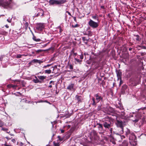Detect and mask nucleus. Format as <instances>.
<instances>
[{
  "mask_svg": "<svg viewBox=\"0 0 146 146\" xmlns=\"http://www.w3.org/2000/svg\"><path fill=\"white\" fill-rule=\"evenodd\" d=\"M66 0H50L49 3L50 5H59L65 3Z\"/></svg>",
  "mask_w": 146,
  "mask_h": 146,
  "instance_id": "obj_1",
  "label": "nucleus"
},
{
  "mask_svg": "<svg viewBox=\"0 0 146 146\" xmlns=\"http://www.w3.org/2000/svg\"><path fill=\"white\" fill-rule=\"evenodd\" d=\"M88 24L90 27L93 29H96L99 26L98 23L95 22L91 19H90L88 22Z\"/></svg>",
  "mask_w": 146,
  "mask_h": 146,
  "instance_id": "obj_2",
  "label": "nucleus"
},
{
  "mask_svg": "<svg viewBox=\"0 0 146 146\" xmlns=\"http://www.w3.org/2000/svg\"><path fill=\"white\" fill-rule=\"evenodd\" d=\"M123 121L119 120L117 121L116 124L117 127L121 128V133L122 134L123 133V127L125 125Z\"/></svg>",
  "mask_w": 146,
  "mask_h": 146,
  "instance_id": "obj_3",
  "label": "nucleus"
},
{
  "mask_svg": "<svg viewBox=\"0 0 146 146\" xmlns=\"http://www.w3.org/2000/svg\"><path fill=\"white\" fill-rule=\"evenodd\" d=\"M44 28V26L43 24L41 23H38L36 25V29L38 31H42Z\"/></svg>",
  "mask_w": 146,
  "mask_h": 146,
  "instance_id": "obj_4",
  "label": "nucleus"
},
{
  "mask_svg": "<svg viewBox=\"0 0 146 146\" xmlns=\"http://www.w3.org/2000/svg\"><path fill=\"white\" fill-rule=\"evenodd\" d=\"M106 112L109 115H111V113H112L114 112V109L111 107H109L107 108L106 110ZM111 115L112 114H111Z\"/></svg>",
  "mask_w": 146,
  "mask_h": 146,
  "instance_id": "obj_5",
  "label": "nucleus"
},
{
  "mask_svg": "<svg viewBox=\"0 0 146 146\" xmlns=\"http://www.w3.org/2000/svg\"><path fill=\"white\" fill-rule=\"evenodd\" d=\"M10 3V1H6L5 2H0V6L6 8L8 7Z\"/></svg>",
  "mask_w": 146,
  "mask_h": 146,
  "instance_id": "obj_6",
  "label": "nucleus"
},
{
  "mask_svg": "<svg viewBox=\"0 0 146 146\" xmlns=\"http://www.w3.org/2000/svg\"><path fill=\"white\" fill-rule=\"evenodd\" d=\"M16 82H17V83H19L20 81L19 80H16L15 82V85H13L12 84H9L7 85V86L8 88H12L13 89H15L16 87H17L18 86L17 84H18V83H16Z\"/></svg>",
  "mask_w": 146,
  "mask_h": 146,
  "instance_id": "obj_7",
  "label": "nucleus"
},
{
  "mask_svg": "<svg viewBox=\"0 0 146 146\" xmlns=\"http://www.w3.org/2000/svg\"><path fill=\"white\" fill-rule=\"evenodd\" d=\"M111 124L110 122L108 123L107 122H104L103 123V125L105 128L109 129L111 127Z\"/></svg>",
  "mask_w": 146,
  "mask_h": 146,
  "instance_id": "obj_8",
  "label": "nucleus"
},
{
  "mask_svg": "<svg viewBox=\"0 0 146 146\" xmlns=\"http://www.w3.org/2000/svg\"><path fill=\"white\" fill-rule=\"evenodd\" d=\"M96 97V99L97 101V103L99 101L101 100L102 101L103 98L99 95L98 94H97L95 95Z\"/></svg>",
  "mask_w": 146,
  "mask_h": 146,
  "instance_id": "obj_9",
  "label": "nucleus"
},
{
  "mask_svg": "<svg viewBox=\"0 0 146 146\" xmlns=\"http://www.w3.org/2000/svg\"><path fill=\"white\" fill-rule=\"evenodd\" d=\"M116 74L117 77V80H119V79H121V72L120 70L117 71H116Z\"/></svg>",
  "mask_w": 146,
  "mask_h": 146,
  "instance_id": "obj_10",
  "label": "nucleus"
},
{
  "mask_svg": "<svg viewBox=\"0 0 146 146\" xmlns=\"http://www.w3.org/2000/svg\"><path fill=\"white\" fill-rule=\"evenodd\" d=\"M74 84H71L69 85L67 88V89L68 90H74Z\"/></svg>",
  "mask_w": 146,
  "mask_h": 146,
  "instance_id": "obj_11",
  "label": "nucleus"
},
{
  "mask_svg": "<svg viewBox=\"0 0 146 146\" xmlns=\"http://www.w3.org/2000/svg\"><path fill=\"white\" fill-rule=\"evenodd\" d=\"M35 78H34L33 80V82L35 83H41V81H40L37 78V77L36 76H35Z\"/></svg>",
  "mask_w": 146,
  "mask_h": 146,
  "instance_id": "obj_12",
  "label": "nucleus"
},
{
  "mask_svg": "<svg viewBox=\"0 0 146 146\" xmlns=\"http://www.w3.org/2000/svg\"><path fill=\"white\" fill-rule=\"evenodd\" d=\"M135 117H136V118L133 119H132V120L133 121L136 122L139 121V118L138 115H135Z\"/></svg>",
  "mask_w": 146,
  "mask_h": 146,
  "instance_id": "obj_13",
  "label": "nucleus"
},
{
  "mask_svg": "<svg viewBox=\"0 0 146 146\" xmlns=\"http://www.w3.org/2000/svg\"><path fill=\"white\" fill-rule=\"evenodd\" d=\"M76 99L77 100V101L78 102H81L82 99L81 96L78 95H76Z\"/></svg>",
  "mask_w": 146,
  "mask_h": 146,
  "instance_id": "obj_14",
  "label": "nucleus"
},
{
  "mask_svg": "<svg viewBox=\"0 0 146 146\" xmlns=\"http://www.w3.org/2000/svg\"><path fill=\"white\" fill-rule=\"evenodd\" d=\"M97 125H98V128L99 129L102 131L103 130V125L102 124L100 123H97Z\"/></svg>",
  "mask_w": 146,
  "mask_h": 146,
  "instance_id": "obj_15",
  "label": "nucleus"
},
{
  "mask_svg": "<svg viewBox=\"0 0 146 146\" xmlns=\"http://www.w3.org/2000/svg\"><path fill=\"white\" fill-rule=\"evenodd\" d=\"M40 12H39L38 13L37 15L38 16H43L44 14V11L43 10L41 9H40Z\"/></svg>",
  "mask_w": 146,
  "mask_h": 146,
  "instance_id": "obj_16",
  "label": "nucleus"
},
{
  "mask_svg": "<svg viewBox=\"0 0 146 146\" xmlns=\"http://www.w3.org/2000/svg\"><path fill=\"white\" fill-rule=\"evenodd\" d=\"M38 78L41 80H43L46 78V76H38Z\"/></svg>",
  "mask_w": 146,
  "mask_h": 146,
  "instance_id": "obj_17",
  "label": "nucleus"
},
{
  "mask_svg": "<svg viewBox=\"0 0 146 146\" xmlns=\"http://www.w3.org/2000/svg\"><path fill=\"white\" fill-rule=\"evenodd\" d=\"M88 39L86 38L85 37H82V40L86 44H87L88 41Z\"/></svg>",
  "mask_w": 146,
  "mask_h": 146,
  "instance_id": "obj_18",
  "label": "nucleus"
},
{
  "mask_svg": "<svg viewBox=\"0 0 146 146\" xmlns=\"http://www.w3.org/2000/svg\"><path fill=\"white\" fill-rule=\"evenodd\" d=\"M33 39L34 40H35L36 41V42L40 41V39H39V38L36 39V37L34 36V35L33 33Z\"/></svg>",
  "mask_w": 146,
  "mask_h": 146,
  "instance_id": "obj_19",
  "label": "nucleus"
},
{
  "mask_svg": "<svg viewBox=\"0 0 146 146\" xmlns=\"http://www.w3.org/2000/svg\"><path fill=\"white\" fill-rule=\"evenodd\" d=\"M130 130L128 129H126V130L125 131V134L126 136H127L130 133Z\"/></svg>",
  "mask_w": 146,
  "mask_h": 146,
  "instance_id": "obj_20",
  "label": "nucleus"
},
{
  "mask_svg": "<svg viewBox=\"0 0 146 146\" xmlns=\"http://www.w3.org/2000/svg\"><path fill=\"white\" fill-rule=\"evenodd\" d=\"M92 101H93V103H92V105H93V106H95V105L97 103H96L95 102V98H92Z\"/></svg>",
  "mask_w": 146,
  "mask_h": 146,
  "instance_id": "obj_21",
  "label": "nucleus"
},
{
  "mask_svg": "<svg viewBox=\"0 0 146 146\" xmlns=\"http://www.w3.org/2000/svg\"><path fill=\"white\" fill-rule=\"evenodd\" d=\"M92 135H94V136H96L97 135V133L95 130H93L91 133Z\"/></svg>",
  "mask_w": 146,
  "mask_h": 146,
  "instance_id": "obj_22",
  "label": "nucleus"
},
{
  "mask_svg": "<svg viewBox=\"0 0 146 146\" xmlns=\"http://www.w3.org/2000/svg\"><path fill=\"white\" fill-rule=\"evenodd\" d=\"M92 18L94 19L95 20H97L98 21V17L97 15H95L92 16Z\"/></svg>",
  "mask_w": 146,
  "mask_h": 146,
  "instance_id": "obj_23",
  "label": "nucleus"
},
{
  "mask_svg": "<svg viewBox=\"0 0 146 146\" xmlns=\"http://www.w3.org/2000/svg\"><path fill=\"white\" fill-rule=\"evenodd\" d=\"M51 72V70L49 69L48 70H45V73L48 74H50Z\"/></svg>",
  "mask_w": 146,
  "mask_h": 146,
  "instance_id": "obj_24",
  "label": "nucleus"
},
{
  "mask_svg": "<svg viewBox=\"0 0 146 146\" xmlns=\"http://www.w3.org/2000/svg\"><path fill=\"white\" fill-rule=\"evenodd\" d=\"M53 144L54 146H59L60 145L59 143H56L55 141L53 142Z\"/></svg>",
  "mask_w": 146,
  "mask_h": 146,
  "instance_id": "obj_25",
  "label": "nucleus"
},
{
  "mask_svg": "<svg viewBox=\"0 0 146 146\" xmlns=\"http://www.w3.org/2000/svg\"><path fill=\"white\" fill-rule=\"evenodd\" d=\"M120 115L121 116V117L123 118V117L125 116V113L124 111H121Z\"/></svg>",
  "mask_w": 146,
  "mask_h": 146,
  "instance_id": "obj_26",
  "label": "nucleus"
},
{
  "mask_svg": "<svg viewBox=\"0 0 146 146\" xmlns=\"http://www.w3.org/2000/svg\"><path fill=\"white\" fill-rule=\"evenodd\" d=\"M135 36L137 37L136 39L137 41H139L141 39L139 37L138 35H136Z\"/></svg>",
  "mask_w": 146,
  "mask_h": 146,
  "instance_id": "obj_27",
  "label": "nucleus"
},
{
  "mask_svg": "<svg viewBox=\"0 0 146 146\" xmlns=\"http://www.w3.org/2000/svg\"><path fill=\"white\" fill-rule=\"evenodd\" d=\"M74 59L76 60V61L77 62L79 63L80 64H81V62L82 61L81 60H80L79 59H77L76 58H74Z\"/></svg>",
  "mask_w": 146,
  "mask_h": 146,
  "instance_id": "obj_28",
  "label": "nucleus"
},
{
  "mask_svg": "<svg viewBox=\"0 0 146 146\" xmlns=\"http://www.w3.org/2000/svg\"><path fill=\"white\" fill-rule=\"evenodd\" d=\"M22 56V55H21V54H18L16 55V58H21Z\"/></svg>",
  "mask_w": 146,
  "mask_h": 146,
  "instance_id": "obj_29",
  "label": "nucleus"
},
{
  "mask_svg": "<svg viewBox=\"0 0 146 146\" xmlns=\"http://www.w3.org/2000/svg\"><path fill=\"white\" fill-rule=\"evenodd\" d=\"M127 87V86L126 85H123L122 86V89L123 90H125Z\"/></svg>",
  "mask_w": 146,
  "mask_h": 146,
  "instance_id": "obj_30",
  "label": "nucleus"
},
{
  "mask_svg": "<svg viewBox=\"0 0 146 146\" xmlns=\"http://www.w3.org/2000/svg\"><path fill=\"white\" fill-rule=\"evenodd\" d=\"M8 129L5 127H2L1 129V130L4 131H8Z\"/></svg>",
  "mask_w": 146,
  "mask_h": 146,
  "instance_id": "obj_31",
  "label": "nucleus"
},
{
  "mask_svg": "<svg viewBox=\"0 0 146 146\" xmlns=\"http://www.w3.org/2000/svg\"><path fill=\"white\" fill-rule=\"evenodd\" d=\"M120 80V83L119 84V86H120L123 83V82L121 78V79H119Z\"/></svg>",
  "mask_w": 146,
  "mask_h": 146,
  "instance_id": "obj_32",
  "label": "nucleus"
},
{
  "mask_svg": "<svg viewBox=\"0 0 146 146\" xmlns=\"http://www.w3.org/2000/svg\"><path fill=\"white\" fill-rule=\"evenodd\" d=\"M32 62H37L38 63V60L37 59H34L32 60Z\"/></svg>",
  "mask_w": 146,
  "mask_h": 146,
  "instance_id": "obj_33",
  "label": "nucleus"
},
{
  "mask_svg": "<svg viewBox=\"0 0 146 146\" xmlns=\"http://www.w3.org/2000/svg\"><path fill=\"white\" fill-rule=\"evenodd\" d=\"M58 139L60 141H62L63 140L62 138L60 136H58Z\"/></svg>",
  "mask_w": 146,
  "mask_h": 146,
  "instance_id": "obj_34",
  "label": "nucleus"
},
{
  "mask_svg": "<svg viewBox=\"0 0 146 146\" xmlns=\"http://www.w3.org/2000/svg\"><path fill=\"white\" fill-rule=\"evenodd\" d=\"M25 27L26 28H27L28 27V23H25Z\"/></svg>",
  "mask_w": 146,
  "mask_h": 146,
  "instance_id": "obj_35",
  "label": "nucleus"
},
{
  "mask_svg": "<svg viewBox=\"0 0 146 146\" xmlns=\"http://www.w3.org/2000/svg\"><path fill=\"white\" fill-rule=\"evenodd\" d=\"M51 65V64H48V65H47L46 66H44L43 67V68H46L47 67H49Z\"/></svg>",
  "mask_w": 146,
  "mask_h": 146,
  "instance_id": "obj_36",
  "label": "nucleus"
},
{
  "mask_svg": "<svg viewBox=\"0 0 146 146\" xmlns=\"http://www.w3.org/2000/svg\"><path fill=\"white\" fill-rule=\"evenodd\" d=\"M80 58L81 59H82L83 58V54H81L80 56Z\"/></svg>",
  "mask_w": 146,
  "mask_h": 146,
  "instance_id": "obj_37",
  "label": "nucleus"
},
{
  "mask_svg": "<svg viewBox=\"0 0 146 146\" xmlns=\"http://www.w3.org/2000/svg\"><path fill=\"white\" fill-rule=\"evenodd\" d=\"M11 141L14 143H15L16 141L14 139H12Z\"/></svg>",
  "mask_w": 146,
  "mask_h": 146,
  "instance_id": "obj_38",
  "label": "nucleus"
},
{
  "mask_svg": "<svg viewBox=\"0 0 146 146\" xmlns=\"http://www.w3.org/2000/svg\"><path fill=\"white\" fill-rule=\"evenodd\" d=\"M144 84L145 86H146V78L145 80V81L144 82Z\"/></svg>",
  "mask_w": 146,
  "mask_h": 146,
  "instance_id": "obj_39",
  "label": "nucleus"
},
{
  "mask_svg": "<svg viewBox=\"0 0 146 146\" xmlns=\"http://www.w3.org/2000/svg\"><path fill=\"white\" fill-rule=\"evenodd\" d=\"M42 62H43L42 61L38 60V63H39L40 64Z\"/></svg>",
  "mask_w": 146,
  "mask_h": 146,
  "instance_id": "obj_40",
  "label": "nucleus"
},
{
  "mask_svg": "<svg viewBox=\"0 0 146 146\" xmlns=\"http://www.w3.org/2000/svg\"><path fill=\"white\" fill-rule=\"evenodd\" d=\"M100 7H101V8L102 9H105V7L104 6H101Z\"/></svg>",
  "mask_w": 146,
  "mask_h": 146,
  "instance_id": "obj_41",
  "label": "nucleus"
},
{
  "mask_svg": "<svg viewBox=\"0 0 146 146\" xmlns=\"http://www.w3.org/2000/svg\"><path fill=\"white\" fill-rule=\"evenodd\" d=\"M78 26V25L77 24H76V25H75L74 26L73 25H72V27L74 28H75V27H77Z\"/></svg>",
  "mask_w": 146,
  "mask_h": 146,
  "instance_id": "obj_42",
  "label": "nucleus"
},
{
  "mask_svg": "<svg viewBox=\"0 0 146 146\" xmlns=\"http://www.w3.org/2000/svg\"><path fill=\"white\" fill-rule=\"evenodd\" d=\"M70 69H73V66L72 65H70Z\"/></svg>",
  "mask_w": 146,
  "mask_h": 146,
  "instance_id": "obj_43",
  "label": "nucleus"
},
{
  "mask_svg": "<svg viewBox=\"0 0 146 146\" xmlns=\"http://www.w3.org/2000/svg\"><path fill=\"white\" fill-rule=\"evenodd\" d=\"M66 13H67L70 16H71L70 13L69 12L67 11H66Z\"/></svg>",
  "mask_w": 146,
  "mask_h": 146,
  "instance_id": "obj_44",
  "label": "nucleus"
},
{
  "mask_svg": "<svg viewBox=\"0 0 146 146\" xmlns=\"http://www.w3.org/2000/svg\"><path fill=\"white\" fill-rule=\"evenodd\" d=\"M3 125V124L1 122H0V127H2Z\"/></svg>",
  "mask_w": 146,
  "mask_h": 146,
  "instance_id": "obj_45",
  "label": "nucleus"
},
{
  "mask_svg": "<svg viewBox=\"0 0 146 146\" xmlns=\"http://www.w3.org/2000/svg\"><path fill=\"white\" fill-rule=\"evenodd\" d=\"M60 131L61 133H63L64 131V130L62 129H61Z\"/></svg>",
  "mask_w": 146,
  "mask_h": 146,
  "instance_id": "obj_46",
  "label": "nucleus"
},
{
  "mask_svg": "<svg viewBox=\"0 0 146 146\" xmlns=\"http://www.w3.org/2000/svg\"><path fill=\"white\" fill-rule=\"evenodd\" d=\"M131 135H133L135 137V138L136 137V136L135 135H134V134L133 133H131Z\"/></svg>",
  "mask_w": 146,
  "mask_h": 146,
  "instance_id": "obj_47",
  "label": "nucleus"
},
{
  "mask_svg": "<svg viewBox=\"0 0 146 146\" xmlns=\"http://www.w3.org/2000/svg\"><path fill=\"white\" fill-rule=\"evenodd\" d=\"M132 48H129V51H131V50H132Z\"/></svg>",
  "mask_w": 146,
  "mask_h": 146,
  "instance_id": "obj_48",
  "label": "nucleus"
},
{
  "mask_svg": "<svg viewBox=\"0 0 146 146\" xmlns=\"http://www.w3.org/2000/svg\"><path fill=\"white\" fill-rule=\"evenodd\" d=\"M98 110H100V106H99L98 108Z\"/></svg>",
  "mask_w": 146,
  "mask_h": 146,
  "instance_id": "obj_49",
  "label": "nucleus"
},
{
  "mask_svg": "<svg viewBox=\"0 0 146 146\" xmlns=\"http://www.w3.org/2000/svg\"><path fill=\"white\" fill-rule=\"evenodd\" d=\"M6 34V32L5 31L3 32V33H2V34L3 35H5Z\"/></svg>",
  "mask_w": 146,
  "mask_h": 146,
  "instance_id": "obj_50",
  "label": "nucleus"
},
{
  "mask_svg": "<svg viewBox=\"0 0 146 146\" xmlns=\"http://www.w3.org/2000/svg\"><path fill=\"white\" fill-rule=\"evenodd\" d=\"M41 50H37V52H41Z\"/></svg>",
  "mask_w": 146,
  "mask_h": 146,
  "instance_id": "obj_51",
  "label": "nucleus"
},
{
  "mask_svg": "<svg viewBox=\"0 0 146 146\" xmlns=\"http://www.w3.org/2000/svg\"><path fill=\"white\" fill-rule=\"evenodd\" d=\"M7 21L8 22H9V23H11V21H10V20H9L8 19H7Z\"/></svg>",
  "mask_w": 146,
  "mask_h": 146,
  "instance_id": "obj_52",
  "label": "nucleus"
},
{
  "mask_svg": "<svg viewBox=\"0 0 146 146\" xmlns=\"http://www.w3.org/2000/svg\"><path fill=\"white\" fill-rule=\"evenodd\" d=\"M5 26L7 28H8L9 27L8 25H5Z\"/></svg>",
  "mask_w": 146,
  "mask_h": 146,
  "instance_id": "obj_53",
  "label": "nucleus"
},
{
  "mask_svg": "<svg viewBox=\"0 0 146 146\" xmlns=\"http://www.w3.org/2000/svg\"><path fill=\"white\" fill-rule=\"evenodd\" d=\"M121 138H125V136L123 135H122L121 136Z\"/></svg>",
  "mask_w": 146,
  "mask_h": 146,
  "instance_id": "obj_54",
  "label": "nucleus"
},
{
  "mask_svg": "<svg viewBox=\"0 0 146 146\" xmlns=\"http://www.w3.org/2000/svg\"><path fill=\"white\" fill-rule=\"evenodd\" d=\"M62 30L60 28V33L61 32H62Z\"/></svg>",
  "mask_w": 146,
  "mask_h": 146,
  "instance_id": "obj_55",
  "label": "nucleus"
},
{
  "mask_svg": "<svg viewBox=\"0 0 146 146\" xmlns=\"http://www.w3.org/2000/svg\"><path fill=\"white\" fill-rule=\"evenodd\" d=\"M49 88H51L52 87V86L51 85H50L49 86Z\"/></svg>",
  "mask_w": 146,
  "mask_h": 146,
  "instance_id": "obj_56",
  "label": "nucleus"
},
{
  "mask_svg": "<svg viewBox=\"0 0 146 146\" xmlns=\"http://www.w3.org/2000/svg\"><path fill=\"white\" fill-rule=\"evenodd\" d=\"M52 82H54L53 81H51L50 82V84L51 83H52Z\"/></svg>",
  "mask_w": 146,
  "mask_h": 146,
  "instance_id": "obj_57",
  "label": "nucleus"
},
{
  "mask_svg": "<svg viewBox=\"0 0 146 146\" xmlns=\"http://www.w3.org/2000/svg\"><path fill=\"white\" fill-rule=\"evenodd\" d=\"M112 143L114 144H115V141H113Z\"/></svg>",
  "mask_w": 146,
  "mask_h": 146,
  "instance_id": "obj_58",
  "label": "nucleus"
},
{
  "mask_svg": "<svg viewBox=\"0 0 146 146\" xmlns=\"http://www.w3.org/2000/svg\"><path fill=\"white\" fill-rule=\"evenodd\" d=\"M6 138L8 140L10 139V138H9L8 137H6Z\"/></svg>",
  "mask_w": 146,
  "mask_h": 146,
  "instance_id": "obj_59",
  "label": "nucleus"
},
{
  "mask_svg": "<svg viewBox=\"0 0 146 146\" xmlns=\"http://www.w3.org/2000/svg\"><path fill=\"white\" fill-rule=\"evenodd\" d=\"M21 55H22V56H27V55H25V54H21Z\"/></svg>",
  "mask_w": 146,
  "mask_h": 146,
  "instance_id": "obj_60",
  "label": "nucleus"
},
{
  "mask_svg": "<svg viewBox=\"0 0 146 146\" xmlns=\"http://www.w3.org/2000/svg\"><path fill=\"white\" fill-rule=\"evenodd\" d=\"M74 54L76 56V55H77V53H74Z\"/></svg>",
  "mask_w": 146,
  "mask_h": 146,
  "instance_id": "obj_61",
  "label": "nucleus"
},
{
  "mask_svg": "<svg viewBox=\"0 0 146 146\" xmlns=\"http://www.w3.org/2000/svg\"><path fill=\"white\" fill-rule=\"evenodd\" d=\"M86 54L88 55V54H86V53H84V55H86Z\"/></svg>",
  "mask_w": 146,
  "mask_h": 146,
  "instance_id": "obj_62",
  "label": "nucleus"
},
{
  "mask_svg": "<svg viewBox=\"0 0 146 146\" xmlns=\"http://www.w3.org/2000/svg\"><path fill=\"white\" fill-rule=\"evenodd\" d=\"M89 33L90 34V33H91V32L90 31H88Z\"/></svg>",
  "mask_w": 146,
  "mask_h": 146,
  "instance_id": "obj_63",
  "label": "nucleus"
},
{
  "mask_svg": "<svg viewBox=\"0 0 146 146\" xmlns=\"http://www.w3.org/2000/svg\"><path fill=\"white\" fill-rule=\"evenodd\" d=\"M110 131H112V128H111L110 129Z\"/></svg>",
  "mask_w": 146,
  "mask_h": 146,
  "instance_id": "obj_64",
  "label": "nucleus"
}]
</instances>
